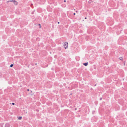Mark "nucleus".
<instances>
[{"mask_svg":"<svg viewBox=\"0 0 127 127\" xmlns=\"http://www.w3.org/2000/svg\"><path fill=\"white\" fill-rule=\"evenodd\" d=\"M68 45V44L67 42H65L64 46L65 49L67 48Z\"/></svg>","mask_w":127,"mask_h":127,"instance_id":"obj_1","label":"nucleus"},{"mask_svg":"<svg viewBox=\"0 0 127 127\" xmlns=\"http://www.w3.org/2000/svg\"><path fill=\"white\" fill-rule=\"evenodd\" d=\"M5 127H9L10 125L9 123H6L5 125Z\"/></svg>","mask_w":127,"mask_h":127,"instance_id":"obj_2","label":"nucleus"},{"mask_svg":"<svg viewBox=\"0 0 127 127\" xmlns=\"http://www.w3.org/2000/svg\"><path fill=\"white\" fill-rule=\"evenodd\" d=\"M13 3L14 4L16 5L17 4V2L15 0H14L13 1Z\"/></svg>","mask_w":127,"mask_h":127,"instance_id":"obj_3","label":"nucleus"},{"mask_svg":"<svg viewBox=\"0 0 127 127\" xmlns=\"http://www.w3.org/2000/svg\"><path fill=\"white\" fill-rule=\"evenodd\" d=\"M83 64L85 66H86L88 65V62H87L83 63Z\"/></svg>","mask_w":127,"mask_h":127,"instance_id":"obj_4","label":"nucleus"},{"mask_svg":"<svg viewBox=\"0 0 127 127\" xmlns=\"http://www.w3.org/2000/svg\"><path fill=\"white\" fill-rule=\"evenodd\" d=\"M22 119V117L21 116V117H19L18 118V119H19V120H21V119Z\"/></svg>","mask_w":127,"mask_h":127,"instance_id":"obj_5","label":"nucleus"},{"mask_svg":"<svg viewBox=\"0 0 127 127\" xmlns=\"http://www.w3.org/2000/svg\"><path fill=\"white\" fill-rule=\"evenodd\" d=\"M13 65H14L13 64H11L10 65V67H12L13 66Z\"/></svg>","mask_w":127,"mask_h":127,"instance_id":"obj_6","label":"nucleus"},{"mask_svg":"<svg viewBox=\"0 0 127 127\" xmlns=\"http://www.w3.org/2000/svg\"><path fill=\"white\" fill-rule=\"evenodd\" d=\"M119 59L121 60H122L123 59V58L122 57H120Z\"/></svg>","mask_w":127,"mask_h":127,"instance_id":"obj_7","label":"nucleus"},{"mask_svg":"<svg viewBox=\"0 0 127 127\" xmlns=\"http://www.w3.org/2000/svg\"><path fill=\"white\" fill-rule=\"evenodd\" d=\"M92 2V1L90 0L88 1V3H91Z\"/></svg>","mask_w":127,"mask_h":127,"instance_id":"obj_8","label":"nucleus"},{"mask_svg":"<svg viewBox=\"0 0 127 127\" xmlns=\"http://www.w3.org/2000/svg\"><path fill=\"white\" fill-rule=\"evenodd\" d=\"M14 0H10V2H13Z\"/></svg>","mask_w":127,"mask_h":127,"instance_id":"obj_9","label":"nucleus"},{"mask_svg":"<svg viewBox=\"0 0 127 127\" xmlns=\"http://www.w3.org/2000/svg\"><path fill=\"white\" fill-rule=\"evenodd\" d=\"M9 2H10V0H8V1H7V3H8Z\"/></svg>","mask_w":127,"mask_h":127,"instance_id":"obj_10","label":"nucleus"},{"mask_svg":"<svg viewBox=\"0 0 127 127\" xmlns=\"http://www.w3.org/2000/svg\"><path fill=\"white\" fill-rule=\"evenodd\" d=\"M102 99V98L101 97L100 98V100H101Z\"/></svg>","mask_w":127,"mask_h":127,"instance_id":"obj_11","label":"nucleus"},{"mask_svg":"<svg viewBox=\"0 0 127 127\" xmlns=\"http://www.w3.org/2000/svg\"><path fill=\"white\" fill-rule=\"evenodd\" d=\"M12 104L13 105H14L15 104V103H12Z\"/></svg>","mask_w":127,"mask_h":127,"instance_id":"obj_12","label":"nucleus"},{"mask_svg":"<svg viewBox=\"0 0 127 127\" xmlns=\"http://www.w3.org/2000/svg\"><path fill=\"white\" fill-rule=\"evenodd\" d=\"M73 14L74 15H75V13H74Z\"/></svg>","mask_w":127,"mask_h":127,"instance_id":"obj_13","label":"nucleus"},{"mask_svg":"<svg viewBox=\"0 0 127 127\" xmlns=\"http://www.w3.org/2000/svg\"><path fill=\"white\" fill-rule=\"evenodd\" d=\"M29 91V89H27V91Z\"/></svg>","mask_w":127,"mask_h":127,"instance_id":"obj_14","label":"nucleus"},{"mask_svg":"<svg viewBox=\"0 0 127 127\" xmlns=\"http://www.w3.org/2000/svg\"><path fill=\"white\" fill-rule=\"evenodd\" d=\"M64 2H65L66 1V0H64Z\"/></svg>","mask_w":127,"mask_h":127,"instance_id":"obj_15","label":"nucleus"},{"mask_svg":"<svg viewBox=\"0 0 127 127\" xmlns=\"http://www.w3.org/2000/svg\"><path fill=\"white\" fill-rule=\"evenodd\" d=\"M38 25L39 26H40V24H38Z\"/></svg>","mask_w":127,"mask_h":127,"instance_id":"obj_16","label":"nucleus"},{"mask_svg":"<svg viewBox=\"0 0 127 127\" xmlns=\"http://www.w3.org/2000/svg\"><path fill=\"white\" fill-rule=\"evenodd\" d=\"M87 19V18L86 17H85V19Z\"/></svg>","mask_w":127,"mask_h":127,"instance_id":"obj_17","label":"nucleus"},{"mask_svg":"<svg viewBox=\"0 0 127 127\" xmlns=\"http://www.w3.org/2000/svg\"><path fill=\"white\" fill-rule=\"evenodd\" d=\"M59 23H60V22H58V24H59Z\"/></svg>","mask_w":127,"mask_h":127,"instance_id":"obj_18","label":"nucleus"},{"mask_svg":"<svg viewBox=\"0 0 127 127\" xmlns=\"http://www.w3.org/2000/svg\"><path fill=\"white\" fill-rule=\"evenodd\" d=\"M39 28H41V26H39Z\"/></svg>","mask_w":127,"mask_h":127,"instance_id":"obj_19","label":"nucleus"}]
</instances>
